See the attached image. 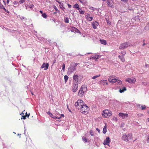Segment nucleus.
<instances>
[{
  "mask_svg": "<svg viewBox=\"0 0 149 149\" xmlns=\"http://www.w3.org/2000/svg\"><path fill=\"white\" fill-rule=\"evenodd\" d=\"M90 134H91V136H93V135H94V133H93V132L92 131V130H91L90 131Z\"/></svg>",
  "mask_w": 149,
  "mask_h": 149,
  "instance_id": "obj_39",
  "label": "nucleus"
},
{
  "mask_svg": "<svg viewBox=\"0 0 149 149\" xmlns=\"http://www.w3.org/2000/svg\"><path fill=\"white\" fill-rule=\"evenodd\" d=\"M29 7L28 6H26V10H28V8H29Z\"/></svg>",
  "mask_w": 149,
  "mask_h": 149,
  "instance_id": "obj_48",
  "label": "nucleus"
},
{
  "mask_svg": "<svg viewBox=\"0 0 149 149\" xmlns=\"http://www.w3.org/2000/svg\"><path fill=\"white\" fill-rule=\"evenodd\" d=\"M28 6L29 7L31 8H32L34 6L33 5V4H29V5Z\"/></svg>",
  "mask_w": 149,
  "mask_h": 149,
  "instance_id": "obj_37",
  "label": "nucleus"
},
{
  "mask_svg": "<svg viewBox=\"0 0 149 149\" xmlns=\"http://www.w3.org/2000/svg\"><path fill=\"white\" fill-rule=\"evenodd\" d=\"M60 117H61H61H64V114H61Z\"/></svg>",
  "mask_w": 149,
  "mask_h": 149,
  "instance_id": "obj_51",
  "label": "nucleus"
},
{
  "mask_svg": "<svg viewBox=\"0 0 149 149\" xmlns=\"http://www.w3.org/2000/svg\"><path fill=\"white\" fill-rule=\"evenodd\" d=\"M126 52L125 51H123L121 52V54H122V56H124L126 54Z\"/></svg>",
  "mask_w": 149,
  "mask_h": 149,
  "instance_id": "obj_38",
  "label": "nucleus"
},
{
  "mask_svg": "<svg viewBox=\"0 0 149 149\" xmlns=\"http://www.w3.org/2000/svg\"><path fill=\"white\" fill-rule=\"evenodd\" d=\"M78 10H79V13L81 14H84V11H83L81 9L79 8Z\"/></svg>",
  "mask_w": 149,
  "mask_h": 149,
  "instance_id": "obj_28",
  "label": "nucleus"
},
{
  "mask_svg": "<svg viewBox=\"0 0 149 149\" xmlns=\"http://www.w3.org/2000/svg\"><path fill=\"white\" fill-rule=\"evenodd\" d=\"M68 79V77L67 75H65L64 76V80H65V83H66L67 82Z\"/></svg>",
  "mask_w": 149,
  "mask_h": 149,
  "instance_id": "obj_26",
  "label": "nucleus"
},
{
  "mask_svg": "<svg viewBox=\"0 0 149 149\" xmlns=\"http://www.w3.org/2000/svg\"><path fill=\"white\" fill-rule=\"evenodd\" d=\"M130 46V44L128 42H125L121 44L119 46V48L121 49H125Z\"/></svg>",
  "mask_w": 149,
  "mask_h": 149,
  "instance_id": "obj_8",
  "label": "nucleus"
},
{
  "mask_svg": "<svg viewBox=\"0 0 149 149\" xmlns=\"http://www.w3.org/2000/svg\"><path fill=\"white\" fill-rule=\"evenodd\" d=\"M1 9H3L5 12H6L7 13H9V11H8V10H7L6 9H5V8L3 7H3L1 8Z\"/></svg>",
  "mask_w": 149,
  "mask_h": 149,
  "instance_id": "obj_29",
  "label": "nucleus"
},
{
  "mask_svg": "<svg viewBox=\"0 0 149 149\" xmlns=\"http://www.w3.org/2000/svg\"><path fill=\"white\" fill-rule=\"evenodd\" d=\"M3 5L0 3V9H1L3 7Z\"/></svg>",
  "mask_w": 149,
  "mask_h": 149,
  "instance_id": "obj_44",
  "label": "nucleus"
},
{
  "mask_svg": "<svg viewBox=\"0 0 149 149\" xmlns=\"http://www.w3.org/2000/svg\"><path fill=\"white\" fill-rule=\"evenodd\" d=\"M56 62V60H55L54 61V62H53V63H55Z\"/></svg>",
  "mask_w": 149,
  "mask_h": 149,
  "instance_id": "obj_61",
  "label": "nucleus"
},
{
  "mask_svg": "<svg viewBox=\"0 0 149 149\" xmlns=\"http://www.w3.org/2000/svg\"><path fill=\"white\" fill-rule=\"evenodd\" d=\"M79 1L83 4L85 3L86 2L85 0H79Z\"/></svg>",
  "mask_w": 149,
  "mask_h": 149,
  "instance_id": "obj_33",
  "label": "nucleus"
},
{
  "mask_svg": "<svg viewBox=\"0 0 149 149\" xmlns=\"http://www.w3.org/2000/svg\"><path fill=\"white\" fill-rule=\"evenodd\" d=\"M100 74H99L98 75H96L94 76H93L92 77V79H95L96 78H97V77H100Z\"/></svg>",
  "mask_w": 149,
  "mask_h": 149,
  "instance_id": "obj_27",
  "label": "nucleus"
},
{
  "mask_svg": "<svg viewBox=\"0 0 149 149\" xmlns=\"http://www.w3.org/2000/svg\"><path fill=\"white\" fill-rule=\"evenodd\" d=\"M26 116H27V117H28L29 116V115H27V113H26Z\"/></svg>",
  "mask_w": 149,
  "mask_h": 149,
  "instance_id": "obj_52",
  "label": "nucleus"
},
{
  "mask_svg": "<svg viewBox=\"0 0 149 149\" xmlns=\"http://www.w3.org/2000/svg\"><path fill=\"white\" fill-rule=\"evenodd\" d=\"M64 21L65 23H68L69 22L68 18V17H65L64 18Z\"/></svg>",
  "mask_w": 149,
  "mask_h": 149,
  "instance_id": "obj_24",
  "label": "nucleus"
},
{
  "mask_svg": "<svg viewBox=\"0 0 149 149\" xmlns=\"http://www.w3.org/2000/svg\"><path fill=\"white\" fill-rule=\"evenodd\" d=\"M53 118L54 119H60L61 118V117H58L57 116H54L53 117Z\"/></svg>",
  "mask_w": 149,
  "mask_h": 149,
  "instance_id": "obj_31",
  "label": "nucleus"
},
{
  "mask_svg": "<svg viewBox=\"0 0 149 149\" xmlns=\"http://www.w3.org/2000/svg\"><path fill=\"white\" fill-rule=\"evenodd\" d=\"M107 126L106 125H105L104 126V127L103 129L102 132H103V133L104 134H105L107 132Z\"/></svg>",
  "mask_w": 149,
  "mask_h": 149,
  "instance_id": "obj_23",
  "label": "nucleus"
},
{
  "mask_svg": "<svg viewBox=\"0 0 149 149\" xmlns=\"http://www.w3.org/2000/svg\"><path fill=\"white\" fill-rule=\"evenodd\" d=\"M68 110H69V111L70 112H71V110L70 109H68Z\"/></svg>",
  "mask_w": 149,
  "mask_h": 149,
  "instance_id": "obj_59",
  "label": "nucleus"
},
{
  "mask_svg": "<svg viewBox=\"0 0 149 149\" xmlns=\"http://www.w3.org/2000/svg\"><path fill=\"white\" fill-rule=\"evenodd\" d=\"M49 113H51V112H50V111H48V112H47V114H48L49 115Z\"/></svg>",
  "mask_w": 149,
  "mask_h": 149,
  "instance_id": "obj_55",
  "label": "nucleus"
},
{
  "mask_svg": "<svg viewBox=\"0 0 149 149\" xmlns=\"http://www.w3.org/2000/svg\"><path fill=\"white\" fill-rule=\"evenodd\" d=\"M87 89V86L86 85H82L79 91L78 95L80 97L83 96L84 94L86 91Z\"/></svg>",
  "mask_w": 149,
  "mask_h": 149,
  "instance_id": "obj_1",
  "label": "nucleus"
},
{
  "mask_svg": "<svg viewBox=\"0 0 149 149\" xmlns=\"http://www.w3.org/2000/svg\"><path fill=\"white\" fill-rule=\"evenodd\" d=\"M65 64H63V66H62V70L63 71H64L65 70Z\"/></svg>",
  "mask_w": 149,
  "mask_h": 149,
  "instance_id": "obj_40",
  "label": "nucleus"
},
{
  "mask_svg": "<svg viewBox=\"0 0 149 149\" xmlns=\"http://www.w3.org/2000/svg\"><path fill=\"white\" fill-rule=\"evenodd\" d=\"M100 43L104 45H106L107 44V41L106 40L103 39H100Z\"/></svg>",
  "mask_w": 149,
  "mask_h": 149,
  "instance_id": "obj_19",
  "label": "nucleus"
},
{
  "mask_svg": "<svg viewBox=\"0 0 149 149\" xmlns=\"http://www.w3.org/2000/svg\"><path fill=\"white\" fill-rule=\"evenodd\" d=\"M145 45H146V44L144 42V43H143V45H142V46H144Z\"/></svg>",
  "mask_w": 149,
  "mask_h": 149,
  "instance_id": "obj_57",
  "label": "nucleus"
},
{
  "mask_svg": "<svg viewBox=\"0 0 149 149\" xmlns=\"http://www.w3.org/2000/svg\"><path fill=\"white\" fill-rule=\"evenodd\" d=\"M68 7L69 8H70L71 7V6H72L71 5H70V4H68Z\"/></svg>",
  "mask_w": 149,
  "mask_h": 149,
  "instance_id": "obj_47",
  "label": "nucleus"
},
{
  "mask_svg": "<svg viewBox=\"0 0 149 149\" xmlns=\"http://www.w3.org/2000/svg\"><path fill=\"white\" fill-rule=\"evenodd\" d=\"M110 142V139L109 138V136H108L106 138V139L104 140L103 143L104 145H109L108 143Z\"/></svg>",
  "mask_w": 149,
  "mask_h": 149,
  "instance_id": "obj_10",
  "label": "nucleus"
},
{
  "mask_svg": "<svg viewBox=\"0 0 149 149\" xmlns=\"http://www.w3.org/2000/svg\"><path fill=\"white\" fill-rule=\"evenodd\" d=\"M73 84H78L80 82L79 79V76L77 74H74L73 77Z\"/></svg>",
  "mask_w": 149,
  "mask_h": 149,
  "instance_id": "obj_7",
  "label": "nucleus"
},
{
  "mask_svg": "<svg viewBox=\"0 0 149 149\" xmlns=\"http://www.w3.org/2000/svg\"><path fill=\"white\" fill-rule=\"evenodd\" d=\"M10 0H7V3L8 4L9 3Z\"/></svg>",
  "mask_w": 149,
  "mask_h": 149,
  "instance_id": "obj_50",
  "label": "nucleus"
},
{
  "mask_svg": "<svg viewBox=\"0 0 149 149\" xmlns=\"http://www.w3.org/2000/svg\"><path fill=\"white\" fill-rule=\"evenodd\" d=\"M101 83L104 85L105 84L108 85V83L107 81V80H101Z\"/></svg>",
  "mask_w": 149,
  "mask_h": 149,
  "instance_id": "obj_20",
  "label": "nucleus"
},
{
  "mask_svg": "<svg viewBox=\"0 0 149 149\" xmlns=\"http://www.w3.org/2000/svg\"><path fill=\"white\" fill-rule=\"evenodd\" d=\"M99 57V55H92L91 56L90 58L91 59L96 60Z\"/></svg>",
  "mask_w": 149,
  "mask_h": 149,
  "instance_id": "obj_18",
  "label": "nucleus"
},
{
  "mask_svg": "<svg viewBox=\"0 0 149 149\" xmlns=\"http://www.w3.org/2000/svg\"><path fill=\"white\" fill-rule=\"evenodd\" d=\"M108 80L111 83H114L117 82V83L119 84H121L122 82L121 80L115 78L113 76H110L108 79Z\"/></svg>",
  "mask_w": 149,
  "mask_h": 149,
  "instance_id": "obj_4",
  "label": "nucleus"
},
{
  "mask_svg": "<svg viewBox=\"0 0 149 149\" xmlns=\"http://www.w3.org/2000/svg\"><path fill=\"white\" fill-rule=\"evenodd\" d=\"M126 88L125 87L123 88L122 89H120L119 91L120 93H122L124 92V91L126 90Z\"/></svg>",
  "mask_w": 149,
  "mask_h": 149,
  "instance_id": "obj_22",
  "label": "nucleus"
},
{
  "mask_svg": "<svg viewBox=\"0 0 149 149\" xmlns=\"http://www.w3.org/2000/svg\"><path fill=\"white\" fill-rule=\"evenodd\" d=\"M141 109L143 110L146 108V106L144 105H142L141 107Z\"/></svg>",
  "mask_w": 149,
  "mask_h": 149,
  "instance_id": "obj_35",
  "label": "nucleus"
},
{
  "mask_svg": "<svg viewBox=\"0 0 149 149\" xmlns=\"http://www.w3.org/2000/svg\"><path fill=\"white\" fill-rule=\"evenodd\" d=\"M40 13H41V14H43V12H42V10H40Z\"/></svg>",
  "mask_w": 149,
  "mask_h": 149,
  "instance_id": "obj_54",
  "label": "nucleus"
},
{
  "mask_svg": "<svg viewBox=\"0 0 149 149\" xmlns=\"http://www.w3.org/2000/svg\"><path fill=\"white\" fill-rule=\"evenodd\" d=\"M86 19L89 21H91L93 19V17L90 16V15L89 14H87L86 15Z\"/></svg>",
  "mask_w": 149,
  "mask_h": 149,
  "instance_id": "obj_17",
  "label": "nucleus"
},
{
  "mask_svg": "<svg viewBox=\"0 0 149 149\" xmlns=\"http://www.w3.org/2000/svg\"><path fill=\"white\" fill-rule=\"evenodd\" d=\"M149 22L148 24V25L146 26L145 27V29L146 30H148L149 29Z\"/></svg>",
  "mask_w": 149,
  "mask_h": 149,
  "instance_id": "obj_34",
  "label": "nucleus"
},
{
  "mask_svg": "<svg viewBox=\"0 0 149 149\" xmlns=\"http://www.w3.org/2000/svg\"><path fill=\"white\" fill-rule=\"evenodd\" d=\"M102 116L105 118H108L111 115V111L109 110L105 109L102 113Z\"/></svg>",
  "mask_w": 149,
  "mask_h": 149,
  "instance_id": "obj_6",
  "label": "nucleus"
},
{
  "mask_svg": "<svg viewBox=\"0 0 149 149\" xmlns=\"http://www.w3.org/2000/svg\"><path fill=\"white\" fill-rule=\"evenodd\" d=\"M125 81L128 82L129 83H133L136 81V79L135 78L131 79L128 78L126 79Z\"/></svg>",
  "mask_w": 149,
  "mask_h": 149,
  "instance_id": "obj_11",
  "label": "nucleus"
},
{
  "mask_svg": "<svg viewBox=\"0 0 149 149\" xmlns=\"http://www.w3.org/2000/svg\"><path fill=\"white\" fill-rule=\"evenodd\" d=\"M42 17H43L44 18H46L47 17V15H46V13H43L42 14Z\"/></svg>",
  "mask_w": 149,
  "mask_h": 149,
  "instance_id": "obj_30",
  "label": "nucleus"
},
{
  "mask_svg": "<svg viewBox=\"0 0 149 149\" xmlns=\"http://www.w3.org/2000/svg\"><path fill=\"white\" fill-rule=\"evenodd\" d=\"M74 8L77 9L78 10L79 8V5L78 4L76 3L75 4L74 6Z\"/></svg>",
  "mask_w": 149,
  "mask_h": 149,
  "instance_id": "obj_25",
  "label": "nucleus"
},
{
  "mask_svg": "<svg viewBox=\"0 0 149 149\" xmlns=\"http://www.w3.org/2000/svg\"><path fill=\"white\" fill-rule=\"evenodd\" d=\"M142 84L143 85H147V83L145 82H142Z\"/></svg>",
  "mask_w": 149,
  "mask_h": 149,
  "instance_id": "obj_46",
  "label": "nucleus"
},
{
  "mask_svg": "<svg viewBox=\"0 0 149 149\" xmlns=\"http://www.w3.org/2000/svg\"><path fill=\"white\" fill-rule=\"evenodd\" d=\"M78 84H74L72 88V91L73 92H76L77 90Z\"/></svg>",
  "mask_w": 149,
  "mask_h": 149,
  "instance_id": "obj_13",
  "label": "nucleus"
},
{
  "mask_svg": "<svg viewBox=\"0 0 149 149\" xmlns=\"http://www.w3.org/2000/svg\"><path fill=\"white\" fill-rule=\"evenodd\" d=\"M54 9L56 11V13H58L59 12L56 7Z\"/></svg>",
  "mask_w": 149,
  "mask_h": 149,
  "instance_id": "obj_42",
  "label": "nucleus"
},
{
  "mask_svg": "<svg viewBox=\"0 0 149 149\" xmlns=\"http://www.w3.org/2000/svg\"><path fill=\"white\" fill-rule=\"evenodd\" d=\"M107 23H109V22H108V20H107Z\"/></svg>",
  "mask_w": 149,
  "mask_h": 149,
  "instance_id": "obj_63",
  "label": "nucleus"
},
{
  "mask_svg": "<svg viewBox=\"0 0 149 149\" xmlns=\"http://www.w3.org/2000/svg\"><path fill=\"white\" fill-rule=\"evenodd\" d=\"M21 135V134H17V136H19V135Z\"/></svg>",
  "mask_w": 149,
  "mask_h": 149,
  "instance_id": "obj_60",
  "label": "nucleus"
},
{
  "mask_svg": "<svg viewBox=\"0 0 149 149\" xmlns=\"http://www.w3.org/2000/svg\"><path fill=\"white\" fill-rule=\"evenodd\" d=\"M89 111V108L86 104H83L80 109L81 112L83 114H87Z\"/></svg>",
  "mask_w": 149,
  "mask_h": 149,
  "instance_id": "obj_3",
  "label": "nucleus"
},
{
  "mask_svg": "<svg viewBox=\"0 0 149 149\" xmlns=\"http://www.w3.org/2000/svg\"><path fill=\"white\" fill-rule=\"evenodd\" d=\"M84 104V102L81 100H79L75 103L74 104L75 107L78 109H80L81 108Z\"/></svg>",
  "mask_w": 149,
  "mask_h": 149,
  "instance_id": "obj_5",
  "label": "nucleus"
},
{
  "mask_svg": "<svg viewBox=\"0 0 149 149\" xmlns=\"http://www.w3.org/2000/svg\"><path fill=\"white\" fill-rule=\"evenodd\" d=\"M67 107L68 108V109H69V108H68V105H67Z\"/></svg>",
  "mask_w": 149,
  "mask_h": 149,
  "instance_id": "obj_62",
  "label": "nucleus"
},
{
  "mask_svg": "<svg viewBox=\"0 0 149 149\" xmlns=\"http://www.w3.org/2000/svg\"><path fill=\"white\" fill-rule=\"evenodd\" d=\"M147 143H148L149 144V136L148 137V138L147 139Z\"/></svg>",
  "mask_w": 149,
  "mask_h": 149,
  "instance_id": "obj_45",
  "label": "nucleus"
},
{
  "mask_svg": "<svg viewBox=\"0 0 149 149\" xmlns=\"http://www.w3.org/2000/svg\"><path fill=\"white\" fill-rule=\"evenodd\" d=\"M132 139V134L131 133L126 134H124L122 136V139L126 142L129 141Z\"/></svg>",
  "mask_w": 149,
  "mask_h": 149,
  "instance_id": "obj_2",
  "label": "nucleus"
},
{
  "mask_svg": "<svg viewBox=\"0 0 149 149\" xmlns=\"http://www.w3.org/2000/svg\"><path fill=\"white\" fill-rule=\"evenodd\" d=\"M82 36L84 37H85V36L84 34H82Z\"/></svg>",
  "mask_w": 149,
  "mask_h": 149,
  "instance_id": "obj_58",
  "label": "nucleus"
},
{
  "mask_svg": "<svg viewBox=\"0 0 149 149\" xmlns=\"http://www.w3.org/2000/svg\"><path fill=\"white\" fill-rule=\"evenodd\" d=\"M128 1V0H121V1H123L124 2H126Z\"/></svg>",
  "mask_w": 149,
  "mask_h": 149,
  "instance_id": "obj_43",
  "label": "nucleus"
},
{
  "mask_svg": "<svg viewBox=\"0 0 149 149\" xmlns=\"http://www.w3.org/2000/svg\"><path fill=\"white\" fill-rule=\"evenodd\" d=\"M148 120L149 122V118H148Z\"/></svg>",
  "mask_w": 149,
  "mask_h": 149,
  "instance_id": "obj_64",
  "label": "nucleus"
},
{
  "mask_svg": "<svg viewBox=\"0 0 149 149\" xmlns=\"http://www.w3.org/2000/svg\"><path fill=\"white\" fill-rule=\"evenodd\" d=\"M20 18L22 19H24V17H21Z\"/></svg>",
  "mask_w": 149,
  "mask_h": 149,
  "instance_id": "obj_53",
  "label": "nucleus"
},
{
  "mask_svg": "<svg viewBox=\"0 0 149 149\" xmlns=\"http://www.w3.org/2000/svg\"><path fill=\"white\" fill-rule=\"evenodd\" d=\"M82 139L83 141L84 142H85V143H86L87 142V139H86V138L84 137H82Z\"/></svg>",
  "mask_w": 149,
  "mask_h": 149,
  "instance_id": "obj_32",
  "label": "nucleus"
},
{
  "mask_svg": "<svg viewBox=\"0 0 149 149\" xmlns=\"http://www.w3.org/2000/svg\"><path fill=\"white\" fill-rule=\"evenodd\" d=\"M99 25V23L97 21H95L92 23L93 28L95 29L97 28V26Z\"/></svg>",
  "mask_w": 149,
  "mask_h": 149,
  "instance_id": "obj_16",
  "label": "nucleus"
},
{
  "mask_svg": "<svg viewBox=\"0 0 149 149\" xmlns=\"http://www.w3.org/2000/svg\"><path fill=\"white\" fill-rule=\"evenodd\" d=\"M118 57L123 62H124L125 61V59L124 56L119 55L118 56Z\"/></svg>",
  "mask_w": 149,
  "mask_h": 149,
  "instance_id": "obj_21",
  "label": "nucleus"
},
{
  "mask_svg": "<svg viewBox=\"0 0 149 149\" xmlns=\"http://www.w3.org/2000/svg\"><path fill=\"white\" fill-rule=\"evenodd\" d=\"M49 115L51 117H52V118L54 116V115L52 113H49Z\"/></svg>",
  "mask_w": 149,
  "mask_h": 149,
  "instance_id": "obj_41",
  "label": "nucleus"
},
{
  "mask_svg": "<svg viewBox=\"0 0 149 149\" xmlns=\"http://www.w3.org/2000/svg\"><path fill=\"white\" fill-rule=\"evenodd\" d=\"M96 130L98 131V132H100V130L98 128H96Z\"/></svg>",
  "mask_w": 149,
  "mask_h": 149,
  "instance_id": "obj_49",
  "label": "nucleus"
},
{
  "mask_svg": "<svg viewBox=\"0 0 149 149\" xmlns=\"http://www.w3.org/2000/svg\"><path fill=\"white\" fill-rule=\"evenodd\" d=\"M120 117H121L123 119H124L125 118L128 117V115L127 113H120L118 114Z\"/></svg>",
  "mask_w": 149,
  "mask_h": 149,
  "instance_id": "obj_9",
  "label": "nucleus"
},
{
  "mask_svg": "<svg viewBox=\"0 0 149 149\" xmlns=\"http://www.w3.org/2000/svg\"><path fill=\"white\" fill-rule=\"evenodd\" d=\"M69 71L71 73L72 72L76 70V67L75 66H71L68 68Z\"/></svg>",
  "mask_w": 149,
  "mask_h": 149,
  "instance_id": "obj_15",
  "label": "nucleus"
},
{
  "mask_svg": "<svg viewBox=\"0 0 149 149\" xmlns=\"http://www.w3.org/2000/svg\"><path fill=\"white\" fill-rule=\"evenodd\" d=\"M25 1V0H20L19 2L20 4H21L24 2Z\"/></svg>",
  "mask_w": 149,
  "mask_h": 149,
  "instance_id": "obj_36",
  "label": "nucleus"
},
{
  "mask_svg": "<svg viewBox=\"0 0 149 149\" xmlns=\"http://www.w3.org/2000/svg\"><path fill=\"white\" fill-rule=\"evenodd\" d=\"M107 3L108 6L110 7H112L113 6V0L111 1L109 0H107Z\"/></svg>",
  "mask_w": 149,
  "mask_h": 149,
  "instance_id": "obj_14",
  "label": "nucleus"
},
{
  "mask_svg": "<svg viewBox=\"0 0 149 149\" xmlns=\"http://www.w3.org/2000/svg\"><path fill=\"white\" fill-rule=\"evenodd\" d=\"M49 64L47 63H44L42 65L41 67V68H44V70H46L47 69L48 67H49Z\"/></svg>",
  "mask_w": 149,
  "mask_h": 149,
  "instance_id": "obj_12",
  "label": "nucleus"
},
{
  "mask_svg": "<svg viewBox=\"0 0 149 149\" xmlns=\"http://www.w3.org/2000/svg\"><path fill=\"white\" fill-rule=\"evenodd\" d=\"M22 117H23V118L24 119H25V117L24 116H22Z\"/></svg>",
  "mask_w": 149,
  "mask_h": 149,
  "instance_id": "obj_56",
  "label": "nucleus"
}]
</instances>
